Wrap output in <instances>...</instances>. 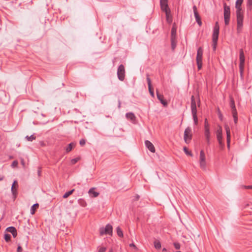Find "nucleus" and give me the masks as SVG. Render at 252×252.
Listing matches in <instances>:
<instances>
[{
  "label": "nucleus",
  "mask_w": 252,
  "mask_h": 252,
  "mask_svg": "<svg viewBox=\"0 0 252 252\" xmlns=\"http://www.w3.org/2000/svg\"><path fill=\"white\" fill-rule=\"evenodd\" d=\"M116 229H117V235L120 237H123V231L122 230V229L120 228V227L119 226H118L117 227Z\"/></svg>",
  "instance_id": "obj_26"
},
{
  "label": "nucleus",
  "mask_w": 252,
  "mask_h": 252,
  "mask_svg": "<svg viewBox=\"0 0 252 252\" xmlns=\"http://www.w3.org/2000/svg\"><path fill=\"white\" fill-rule=\"evenodd\" d=\"M108 252H113V250L112 249H110Z\"/></svg>",
  "instance_id": "obj_55"
},
{
  "label": "nucleus",
  "mask_w": 252,
  "mask_h": 252,
  "mask_svg": "<svg viewBox=\"0 0 252 252\" xmlns=\"http://www.w3.org/2000/svg\"><path fill=\"white\" fill-rule=\"evenodd\" d=\"M139 195H137L136 196V199L138 200L139 199Z\"/></svg>",
  "instance_id": "obj_54"
},
{
  "label": "nucleus",
  "mask_w": 252,
  "mask_h": 252,
  "mask_svg": "<svg viewBox=\"0 0 252 252\" xmlns=\"http://www.w3.org/2000/svg\"><path fill=\"white\" fill-rule=\"evenodd\" d=\"M12 236L14 238H15L17 236V230L16 229L15 231H14V232H13L12 233Z\"/></svg>",
  "instance_id": "obj_47"
},
{
  "label": "nucleus",
  "mask_w": 252,
  "mask_h": 252,
  "mask_svg": "<svg viewBox=\"0 0 252 252\" xmlns=\"http://www.w3.org/2000/svg\"><path fill=\"white\" fill-rule=\"evenodd\" d=\"M234 119L235 124H237L238 122L237 112L232 113Z\"/></svg>",
  "instance_id": "obj_30"
},
{
  "label": "nucleus",
  "mask_w": 252,
  "mask_h": 252,
  "mask_svg": "<svg viewBox=\"0 0 252 252\" xmlns=\"http://www.w3.org/2000/svg\"><path fill=\"white\" fill-rule=\"evenodd\" d=\"M180 252V251H178V252Z\"/></svg>",
  "instance_id": "obj_56"
},
{
  "label": "nucleus",
  "mask_w": 252,
  "mask_h": 252,
  "mask_svg": "<svg viewBox=\"0 0 252 252\" xmlns=\"http://www.w3.org/2000/svg\"><path fill=\"white\" fill-rule=\"evenodd\" d=\"M113 232L112 226L108 224L105 226V228H101L100 229V235H103L104 234L112 235Z\"/></svg>",
  "instance_id": "obj_7"
},
{
  "label": "nucleus",
  "mask_w": 252,
  "mask_h": 252,
  "mask_svg": "<svg viewBox=\"0 0 252 252\" xmlns=\"http://www.w3.org/2000/svg\"><path fill=\"white\" fill-rule=\"evenodd\" d=\"M218 117L220 121H222L223 116L221 113L220 112V109L218 110Z\"/></svg>",
  "instance_id": "obj_38"
},
{
  "label": "nucleus",
  "mask_w": 252,
  "mask_h": 252,
  "mask_svg": "<svg viewBox=\"0 0 252 252\" xmlns=\"http://www.w3.org/2000/svg\"><path fill=\"white\" fill-rule=\"evenodd\" d=\"M157 98L160 101V103L163 106H166L167 105V103L165 100L164 99V96L162 94H160L158 91H157Z\"/></svg>",
  "instance_id": "obj_17"
},
{
  "label": "nucleus",
  "mask_w": 252,
  "mask_h": 252,
  "mask_svg": "<svg viewBox=\"0 0 252 252\" xmlns=\"http://www.w3.org/2000/svg\"><path fill=\"white\" fill-rule=\"evenodd\" d=\"M243 0H237L235 3V8L236 9V20H237V31L240 33L243 26L244 21V11L241 7Z\"/></svg>",
  "instance_id": "obj_1"
},
{
  "label": "nucleus",
  "mask_w": 252,
  "mask_h": 252,
  "mask_svg": "<svg viewBox=\"0 0 252 252\" xmlns=\"http://www.w3.org/2000/svg\"><path fill=\"white\" fill-rule=\"evenodd\" d=\"M208 145L210 144V137H205Z\"/></svg>",
  "instance_id": "obj_46"
},
{
  "label": "nucleus",
  "mask_w": 252,
  "mask_h": 252,
  "mask_svg": "<svg viewBox=\"0 0 252 252\" xmlns=\"http://www.w3.org/2000/svg\"><path fill=\"white\" fill-rule=\"evenodd\" d=\"M191 129L189 127L186 128L184 131V138L186 143H188L191 139Z\"/></svg>",
  "instance_id": "obj_10"
},
{
  "label": "nucleus",
  "mask_w": 252,
  "mask_h": 252,
  "mask_svg": "<svg viewBox=\"0 0 252 252\" xmlns=\"http://www.w3.org/2000/svg\"><path fill=\"white\" fill-rule=\"evenodd\" d=\"M166 21L168 23H171L172 22V17L170 15V11H166Z\"/></svg>",
  "instance_id": "obj_21"
},
{
  "label": "nucleus",
  "mask_w": 252,
  "mask_h": 252,
  "mask_svg": "<svg viewBox=\"0 0 252 252\" xmlns=\"http://www.w3.org/2000/svg\"><path fill=\"white\" fill-rule=\"evenodd\" d=\"M176 31L173 27L171 30V37H176Z\"/></svg>",
  "instance_id": "obj_35"
},
{
  "label": "nucleus",
  "mask_w": 252,
  "mask_h": 252,
  "mask_svg": "<svg viewBox=\"0 0 252 252\" xmlns=\"http://www.w3.org/2000/svg\"><path fill=\"white\" fill-rule=\"evenodd\" d=\"M174 246L176 250H179L180 249V244L178 242H175L174 243Z\"/></svg>",
  "instance_id": "obj_37"
},
{
  "label": "nucleus",
  "mask_w": 252,
  "mask_h": 252,
  "mask_svg": "<svg viewBox=\"0 0 252 252\" xmlns=\"http://www.w3.org/2000/svg\"><path fill=\"white\" fill-rule=\"evenodd\" d=\"M117 76L120 81H124L125 77V69L124 65L121 64L119 66L117 70Z\"/></svg>",
  "instance_id": "obj_8"
},
{
  "label": "nucleus",
  "mask_w": 252,
  "mask_h": 252,
  "mask_svg": "<svg viewBox=\"0 0 252 252\" xmlns=\"http://www.w3.org/2000/svg\"><path fill=\"white\" fill-rule=\"evenodd\" d=\"M245 188L247 189H252V186H245Z\"/></svg>",
  "instance_id": "obj_50"
},
{
  "label": "nucleus",
  "mask_w": 252,
  "mask_h": 252,
  "mask_svg": "<svg viewBox=\"0 0 252 252\" xmlns=\"http://www.w3.org/2000/svg\"><path fill=\"white\" fill-rule=\"evenodd\" d=\"M204 135L205 137H210V128L204 129Z\"/></svg>",
  "instance_id": "obj_29"
},
{
  "label": "nucleus",
  "mask_w": 252,
  "mask_h": 252,
  "mask_svg": "<svg viewBox=\"0 0 252 252\" xmlns=\"http://www.w3.org/2000/svg\"><path fill=\"white\" fill-rule=\"evenodd\" d=\"M22 248L20 246H19L17 248V252H22Z\"/></svg>",
  "instance_id": "obj_48"
},
{
  "label": "nucleus",
  "mask_w": 252,
  "mask_h": 252,
  "mask_svg": "<svg viewBox=\"0 0 252 252\" xmlns=\"http://www.w3.org/2000/svg\"><path fill=\"white\" fill-rule=\"evenodd\" d=\"M184 151L185 152V153L187 155H189L190 156H192V154H191V152L190 151H189L187 147H184Z\"/></svg>",
  "instance_id": "obj_34"
},
{
  "label": "nucleus",
  "mask_w": 252,
  "mask_h": 252,
  "mask_svg": "<svg viewBox=\"0 0 252 252\" xmlns=\"http://www.w3.org/2000/svg\"><path fill=\"white\" fill-rule=\"evenodd\" d=\"M126 117L128 120H130L132 122H135L136 120V117L132 112L127 113L126 115Z\"/></svg>",
  "instance_id": "obj_19"
},
{
  "label": "nucleus",
  "mask_w": 252,
  "mask_h": 252,
  "mask_svg": "<svg viewBox=\"0 0 252 252\" xmlns=\"http://www.w3.org/2000/svg\"><path fill=\"white\" fill-rule=\"evenodd\" d=\"M25 138L29 141H32L35 139L36 137L34 135H32L31 136L27 135Z\"/></svg>",
  "instance_id": "obj_27"
},
{
  "label": "nucleus",
  "mask_w": 252,
  "mask_h": 252,
  "mask_svg": "<svg viewBox=\"0 0 252 252\" xmlns=\"http://www.w3.org/2000/svg\"><path fill=\"white\" fill-rule=\"evenodd\" d=\"M220 27L218 22H216L214 27L212 40L214 50H216L219 34Z\"/></svg>",
  "instance_id": "obj_2"
},
{
  "label": "nucleus",
  "mask_w": 252,
  "mask_h": 252,
  "mask_svg": "<svg viewBox=\"0 0 252 252\" xmlns=\"http://www.w3.org/2000/svg\"><path fill=\"white\" fill-rule=\"evenodd\" d=\"M89 195L92 197H96L99 195V193L94 191V188H91L88 191Z\"/></svg>",
  "instance_id": "obj_20"
},
{
  "label": "nucleus",
  "mask_w": 252,
  "mask_h": 252,
  "mask_svg": "<svg viewBox=\"0 0 252 252\" xmlns=\"http://www.w3.org/2000/svg\"><path fill=\"white\" fill-rule=\"evenodd\" d=\"M191 110L194 123L195 125H197L198 124V119L197 116L196 104L193 95H192L191 97Z\"/></svg>",
  "instance_id": "obj_3"
},
{
  "label": "nucleus",
  "mask_w": 252,
  "mask_h": 252,
  "mask_svg": "<svg viewBox=\"0 0 252 252\" xmlns=\"http://www.w3.org/2000/svg\"><path fill=\"white\" fill-rule=\"evenodd\" d=\"M162 251H163V252H166V249L165 248H163V249H162Z\"/></svg>",
  "instance_id": "obj_52"
},
{
  "label": "nucleus",
  "mask_w": 252,
  "mask_h": 252,
  "mask_svg": "<svg viewBox=\"0 0 252 252\" xmlns=\"http://www.w3.org/2000/svg\"><path fill=\"white\" fill-rule=\"evenodd\" d=\"M216 136L220 146L221 148H223L224 146V144L222 142V129L221 126H218V128L216 131Z\"/></svg>",
  "instance_id": "obj_6"
},
{
  "label": "nucleus",
  "mask_w": 252,
  "mask_h": 252,
  "mask_svg": "<svg viewBox=\"0 0 252 252\" xmlns=\"http://www.w3.org/2000/svg\"><path fill=\"white\" fill-rule=\"evenodd\" d=\"M248 5L252 8V0H248Z\"/></svg>",
  "instance_id": "obj_45"
},
{
  "label": "nucleus",
  "mask_w": 252,
  "mask_h": 252,
  "mask_svg": "<svg viewBox=\"0 0 252 252\" xmlns=\"http://www.w3.org/2000/svg\"><path fill=\"white\" fill-rule=\"evenodd\" d=\"M205 128H209V124L208 123V121L207 119H205L204 121V129Z\"/></svg>",
  "instance_id": "obj_36"
},
{
  "label": "nucleus",
  "mask_w": 252,
  "mask_h": 252,
  "mask_svg": "<svg viewBox=\"0 0 252 252\" xmlns=\"http://www.w3.org/2000/svg\"><path fill=\"white\" fill-rule=\"evenodd\" d=\"M118 107H119V108L121 107V102H120V101H119Z\"/></svg>",
  "instance_id": "obj_51"
},
{
  "label": "nucleus",
  "mask_w": 252,
  "mask_h": 252,
  "mask_svg": "<svg viewBox=\"0 0 252 252\" xmlns=\"http://www.w3.org/2000/svg\"><path fill=\"white\" fill-rule=\"evenodd\" d=\"M225 129L226 130V142H227V146L228 149L230 148V130L229 127L227 125H225Z\"/></svg>",
  "instance_id": "obj_13"
},
{
  "label": "nucleus",
  "mask_w": 252,
  "mask_h": 252,
  "mask_svg": "<svg viewBox=\"0 0 252 252\" xmlns=\"http://www.w3.org/2000/svg\"><path fill=\"white\" fill-rule=\"evenodd\" d=\"M75 145V143L73 142H71L70 144H68V146L66 148V152L67 153L71 151L73 148V147H74Z\"/></svg>",
  "instance_id": "obj_24"
},
{
  "label": "nucleus",
  "mask_w": 252,
  "mask_h": 252,
  "mask_svg": "<svg viewBox=\"0 0 252 252\" xmlns=\"http://www.w3.org/2000/svg\"><path fill=\"white\" fill-rule=\"evenodd\" d=\"M74 191V189H72V190L68 191L67 192H66L63 195V198H67L70 195L72 194L73 192Z\"/></svg>",
  "instance_id": "obj_25"
},
{
  "label": "nucleus",
  "mask_w": 252,
  "mask_h": 252,
  "mask_svg": "<svg viewBox=\"0 0 252 252\" xmlns=\"http://www.w3.org/2000/svg\"><path fill=\"white\" fill-rule=\"evenodd\" d=\"M200 103V100L199 99L198 100V105L199 106V104Z\"/></svg>",
  "instance_id": "obj_53"
},
{
  "label": "nucleus",
  "mask_w": 252,
  "mask_h": 252,
  "mask_svg": "<svg viewBox=\"0 0 252 252\" xmlns=\"http://www.w3.org/2000/svg\"><path fill=\"white\" fill-rule=\"evenodd\" d=\"M86 143V140L84 139H82L80 140L79 144L81 146H84Z\"/></svg>",
  "instance_id": "obj_41"
},
{
  "label": "nucleus",
  "mask_w": 252,
  "mask_h": 252,
  "mask_svg": "<svg viewBox=\"0 0 252 252\" xmlns=\"http://www.w3.org/2000/svg\"><path fill=\"white\" fill-rule=\"evenodd\" d=\"M17 164H18V162H17V161H14L12 162V166H16V165H17Z\"/></svg>",
  "instance_id": "obj_49"
},
{
  "label": "nucleus",
  "mask_w": 252,
  "mask_h": 252,
  "mask_svg": "<svg viewBox=\"0 0 252 252\" xmlns=\"http://www.w3.org/2000/svg\"><path fill=\"white\" fill-rule=\"evenodd\" d=\"M193 10L194 17L195 18L196 22L200 26L202 24V22L201 21V18H200L199 15L197 12V7L195 5H194L193 6Z\"/></svg>",
  "instance_id": "obj_15"
},
{
  "label": "nucleus",
  "mask_w": 252,
  "mask_h": 252,
  "mask_svg": "<svg viewBox=\"0 0 252 252\" xmlns=\"http://www.w3.org/2000/svg\"><path fill=\"white\" fill-rule=\"evenodd\" d=\"M171 48L172 50H174L176 46V37H171Z\"/></svg>",
  "instance_id": "obj_22"
},
{
  "label": "nucleus",
  "mask_w": 252,
  "mask_h": 252,
  "mask_svg": "<svg viewBox=\"0 0 252 252\" xmlns=\"http://www.w3.org/2000/svg\"><path fill=\"white\" fill-rule=\"evenodd\" d=\"M223 15L224 23L226 26L228 25L230 21V9L229 6L227 5L225 2L223 3Z\"/></svg>",
  "instance_id": "obj_4"
},
{
  "label": "nucleus",
  "mask_w": 252,
  "mask_h": 252,
  "mask_svg": "<svg viewBox=\"0 0 252 252\" xmlns=\"http://www.w3.org/2000/svg\"><path fill=\"white\" fill-rule=\"evenodd\" d=\"M4 239L6 242H8L10 241L11 239V235L9 234H4Z\"/></svg>",
  "instance_id": "obj_32"
},
{
  "label": "nucleus",
  "mask_w": 252,
  "mask_h": 252,
  "mask_svg": "<svg viewBox=\"0 0 252 252\" xmlns=\"http://www.w3.org/2000/svg\"><path fill=\"white\" fill-rule=\"evenodd\" d=\"M16 229L13 226H9L6 229V231H7L12 234L13 232H14V231Z\"/></svg>",
  "instance_id": "obj_28"
},
{
  "label": "nucleus",
  "mask_w": 252,
  "mask_h": 252,
  "mask_svg": "<svg viewBox=\"0 0 252 252\" xmlns=\"http://www.w3.org/2000/svg\"><path fill=\"white\" fill-rule=\"evenodd\" d=\"M41 167H38V170H37V174L39 177L41 176Z\"/></svg>",
  "instance_id": "obj_44"
},
{
  "label": "nucleus",
  "mask_w": 252,
  "mask_h": 252,
  "mask_svg": "<svg viewBox=\"0 0 252 252\" xmlns=\"http://www.w3.org/2000/svg\"><path fill=\"white\" fill-rule=\"evenodd\" d=\"M146 79H147V83H148V86H152L151 81L150 78L149 77V75H147V77Z\"/></svg>",
  "instance_id": "obj_40"
},
{
  "label": "nucleus",
  "mask_w": 252,
  "mask_h": 252,
  "mask_svg": "<svg viewBox=\"0 0 252 252\" xmlns=\"http://www.w3.org/2000/svg\"><path fill=\"white\" fill-rule=\"evenodd\" d=\"M38 206H39L38 204V203H36V204H33L31 207V210H30V212H31V214L32 215H33L35 213V210L38 207Z\"/></svg>",
  "instance_id": "obj_23"
},
{
  "label": "nucleus",
  "mask_w": 252,
  "mask_h": 252,
  "mask_svg": "<svg viewBox=\"0 0 252 252\" xmlns=\"http://www.w3.org/2000/svg\"><path fill=\"white\" fill-rule=\"evenodd\" d=\"M154 245H155V247L157 249H159L161 246V243L159 241H155L154 242Z\"/></svg>",
  "instance_id": "obj_31"
},
{
  "label": "nucleus",
  "mask_w": 252,
  "mask_h": 252,
  "mask_svg": "<svg viewBox=\"0 0 252 252\" xmlns=\"http://www.w3.org/2000/svg\"><path fill=\"white\" fill-rule=\"evenodd\" d=\"M106 250V247H100L99 248L98 250V252H105Z\"/></svg>",
  "instance_id": "obj_39"
},
{
  "label": "nucleus",
  "mask_w": 252,
  "mask_h": 252,
  "mask_svg": "<svg viewBox=\"0 0 252 252\" xmlns=\"http://www.w3.org/2000/svg\"><path fill=\"white\" fill-rule=\"evenodd\" d=\"M205 159L206 158L204 152L203 150H201L200 153L199 163L200 168L203 170H205L206 169Z\"/></svg>",
  "instance_id": "obj_9"
},
{
  "label": "nucleus",
  "mask_w": 252,
  "mask_h": 252,
  "mask_svg": "<svg viewBox=\"0 0 252 252\" xmlns=\"http://www.w3.org/2000/svg\"><path fill=\"white\" fill-rule=\"evenodd\" d=\"M148 89H149V93H150L152 97H154V96H155L154 92V90H153V89L152 86H148Z\"/></svg>",
  "instance_id": "obj_33"
},
{
  "label": "nucleus",
  "mask_w": 252,
  "mask_h": 252,
  "mask_svg": "<svg viewBox=\"0 0 252 252\" xmlns=\"http://www.w3.org/2000/svg\"><path fill=\"white\" fill-rule=\"evenodd\" d=\"M239 60H240V64L239 67L240 68V71L242 72L243 68L244 65L245 63V55L242 49L240 50V55H239Z\"/></svg>",
  "instance_id": "obj_11"
},
{
  "label": "nucleus",
  "mask_w": 252,
  "mask_h": 252,
  "mask_svg": "<svg viewBox=\"0 0 252 252\" xmlns=\"http://www.w3.org/2000/svg\"><path fill=\"white\" fill-rule=\"evenodd\" d=\"M230 98V107L231 108L232 113L236 112L237 110L235 105V101L232 96L229 97Z\"/></svg>",
  "instance_id": "obj_18"
},
{
  "label": "nucleus",
  "mask_w": 252,
  "mask_h": 252,
  "mask_svg": "<svg viewBox=\"0 0 252 252\" xmlns=\"http://www.w3.org/2000/svg\"><path fill=\"white\" fill-rule=\"evenodd\" d=\"M160 5L161 10L166 12V11H170L167 4V0H160Z\"/></svg>",
  "instance_id": "obj_14"
},
{
  "label": "nucleus",
  "mask_w": 252,
  "mask_h": 252,
  "mask_svg": "<svg viewBox=\"0 0 252 252\" xmlns=\"http://www.w3.org/2000/svg\"><path fill=\"white\" fill-rule=\"evenodd\" d=\"M129 247L133 248L136 251L138 250V248L133 243L130 244Z\"/></svg>",
  "instance_id": "obj_43"
},
{
  "label": "nucleus",
  "mask_w": 252,
  "mask_h": 252,
  "mask_svg": "<svg viewBox=\"0 0 252 252\" xmlns=\"http://www.w3.org/2000/svg\"><path fill=\"white\" fill-rule=\"evenodd\" d=\"M18 188V182L16 180H14L12 184L11 189L12 194L14 198H15L17 197V195L18 194V192H17Z\"/></svg>",
  "instance_id": "obj_12"
},
{
  "label": "nucleus",
  "mask_w": 252,
  "mask_h": 252,
  "mask_svg": "<svg viewBox=\"0 0 252 252\" xmlns=\"http://www.w3.org/2000/svg\"><path fill=\"white\" fill-rule=\"evenodd\" d=\"M78 161V158H73L71 160V162L72 164H74L76 163Z\"/></svg>",
  "instance_id": "obj_42"
},
{
  "label": "nucleus",
  "mask_w": 252,
  "mask_h": 252,
  "mask_svg": "<svg viewBox=\"0 0 252 252\" xmlns=\"http://www.w3.org/2000/svg\"><path fill=\"white\" fill-rule=\"evenodd\" d=\"M145 144L147 148L152 153L155 152V148L154 145L149 140H146L145 141Z\"/></svg>",
  "instance_id": "obj_16"
},
{
  "label": "nucleus",
  "mask_w": 252,
  "mask_h": 252,
  "mask_svg": "<svg viewBox=\"0 0 252 252\" xmlns=\"http://www.w3.org/2000/svg\"><path fill=\"white\" fill-rule=\"evenodd\" d=\"M202 56H203V49L201 47H199L197 50L196 56V63L198 70L202 68Z\"/></svg>",
  "instance_id": "obj_5"
}]
</instances>
